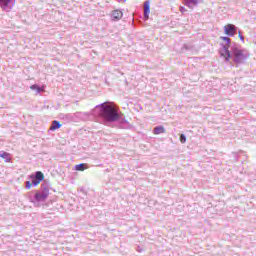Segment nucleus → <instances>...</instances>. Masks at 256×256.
Segmentation results:
<instances>
[{
    "instance_id": "10",
    "label": "nucleus",
    "mask_w": 256,
    "mask_h": 256,
    "mask_svg": "<svg viewBox=\"0 0 256 256\" xmlns=\"http://www.w3.org/2000/svg\"><path fill=\"white\" fill-rule=\"evenodd\" d=\"M165 133V127L164 126H157L153 129V134L154 135H161Z\"/></svg>"
},
{
    "instance_id": "13",
    "label": "nucleus",
    "mask_w": 256,
    "mask_h": 256,
    "mask_svg": "<svg viewBox=\"0 0 256 256\" xmlns=\"http://www.w3.org/2000/svg\"><path fill=\"white\" fill-rule=\"evenodd\" d=\"M198 0H185L186 7H189V9H193V5H197Z\"/></svg>"
},
{
    "instance_id": "7",
    "label": "nucleus",
    "mask_w": 256,
    "mask_h": 256,
    "mask_svg": "<svg viewBox=\"0 0 256 256\" xmlns=\"http://www.w3.org/2000/svg\"><path fill=\"white\" fill-rule=\"evenodd\" d=\"M151 13V4L149 1L144 2V19H149V14Z\"/></svg>"
},
{
    "instance_id": "17",
    "label": "nucleus",
    "mask_w": 256,
    "mask_h": 256,
    "mask_svg": "<svg viewBox=\"0 0 256 256\" xmlns=\"http://www.w3.org/2000/svg\"><path fill=\"white\" fill-rule=\"evenodd\" d=\"M180 141H181V143H185V141H187V138L185 137L184 134L180 135Z\"/></svg>"
},
{
    "instance_id": "11",
    "label": "nucleus",
    "mask_w": 256,
    "mask_h": 256,
    "mask_svg": "<svg viewBox=\"0 0 256 256\" xmlns=\"http://www.w3.org/2000/svg\"><path fill=\"white\" fill-rule=\"evenodd\" d=\"M30 89H32V91H37L38 93L45 92V86L39 87L37 84H33L30 86Z\"/></svg>"
},
{
    "instance_id": "1",
    "label": "nucleus",
    "mask_w": 256,
    "mask_h": 256,
    "mask_svg": "<svg viewBox=\"0 0 256 256\" xmlns=\"http://www.w3.org/2000/svg\"><path fill=\"white\" fill-rule=\"evenodd\" d=\"M100 108V117L104 121H109L110 123H115L119 121L121 116L119 115V108L113 102H105L99 106Z\"/></svg>"
},
{
    "instance_id": "3",
    "label": "nucleus",
    "mask_w": 256,
    "mask_h": 256,
    "mask_svg": "<svg viewBox=\"0 0 256 256\" xmlns=\"http://www.w3.org/2000/svg\"><path fill=\"white\" fill-rule=\"evenodd\" d=\"M232 55L234 57V62L239 65V63H243L249 57V54H247V51L241 50L239 48H233L232 49Z\"/></svg>"
},
{
    "instance_id": "6",
    "label": "nucleus",
    "mask_w": 256,
    "mask_h": 256,
    "mask_svg": "<svg viewBox=\"0 0 256 256\" xmlns=\"http://www.w3.org/2000/svg\"><path fill=\"white\" fill-rule=\"evenodd\" d=\"M47 197H49V190H47V189L43 190L42 192H36V194H35V199L38 202L45 201V199H47Z\"/></svg>"
},
{
    "instance_id": "14",
    "label": "nucleus",
    "mask_w": 256,
    "mask_h": 256,
    "mask_svg": "<svg viewBox=\"0 0 256 256\" xmlns=\"http://www.w3.org/2000/svg\"><path fill=\"white\" fill-rule=\"evenodd\" d=\"M9 3H11V0H0V5L2 9H7V7H9Z\"/></svg>"
},
{
    "instance_id": "5",
    "label": "nucleus",
    "mask_w": 256,
    "mask_h": 256,
    "mask_svg": "<svg viewBox=\"0 0 256 256\" xmlns=\"http://www.w3.org/2000/svg\"><path fill=\"white\" fill-rule=\"evenodd\" d=\"M236 31H237V28L233 24H226L224 26V33H225V35H228L229 37H234Z\"/></svg>"
},
{
    "instance_id": "8",
    "label": "nucleus",
    "mask_w": 256,
    "mask_h": 256,
    "mask_svg": "<svg viewBox=\"0 0 256 256\" xmlns=\"http://www.w3.org/2000/svg\"><path fill=\"white\" fill-rule=\"evenodd\" d=\"M112 19L113 21H119L120 19H123V12L121 10L112 11Z\"/></svg>"
},
{
    "instance_id": "15",
    "label": "nucleus",
    "mask_w": 256,
    "mask_h": 256,
    "mask_svg": "<svg viewBox=\"0 0 256 256\" xmlns=\"http://www.w3.org/2000/svg\"><path fill=\"white\" fill-rule=\"evenodd\" d=\"M0 157L2 159H6V161H11V154L7 153V152H2L0 153Z\"/></svg>"
},
{
    "instance_id": "9",
    "label": "nucleus",
    "mask_w": 256,
    "mask_h": 256,
    "mask_svg": "<svg viewBox=\"0 0 256 256\" xmlns=\"http://www.w3.org/2000/svg\"><path fill=\"white\" fill-rule=\"evenodd\" d=\"M57 129H61V123L57 120H54L50 126V131H57Z\"/></svg>"
},
{
    "instance_id": "16",
    "label": "nucleus",
    "mask_w": 256,
    "mask_h": 256,
    "mask_svg": "<svg viewBox=\"0 0 256 256\" xmlns=\"http://www.w3.org/2000/svg\"><path fill=\"white\" fill-rule=\"evenodd\" d=\"M32 185H33V180L32 181H27L26 182V189H31Z\"/></svg>"
},
{
    "instance_id": "4",
    "label": "nucleus",
    "mask_w": 256,
    "mask_h": 256,
    "mask_svg": "<svg viewBox=\"0 0 256 256\" xmlns=\"http://www.w3.org/2000/svg\"><path fill=\"white\" fill-rule=\"evenodd\" d=\"M30 177L34 187H37L45 179V175L41 171L36 172L35 176L31 175Z\"/></svg>"
},
{
    "instance_id": "12",
    "label": "nucleus",
    "mask_w": 256,
    "mask_h": 256,
    "mask_svg": "<svg viewBox=\"0 0 256 256\" xmlns=\"http://www.w3.org/2000/svg\"><path fill=\"white\" fill-rule=\"evenodd\" d=\"M85 169H89V166L86 163H81L75 166V171H85Z\"/></svg>"
},
{
    "instance_id": "2",
    "label": "nucleus",
    "mask_w": 256,
    "mask_h": 256,
    "mask_svg": "<svg viewBox=\"0 0 256 256\" xmlns=\"http://www.w3.org/2000/svg\"><path fill=\"white\" fill-rule=\"evenodd\" d=\"M222 41H224L223 50L220 52L221 57H224L226 61H229L231 59V52L229 51L231 47V38L222 36L220 37Z\"/></svg>"
},
{
    "instance_id": "18",
    "label": "nucleus",
    "mask_w": 256,
    "mask_h": 256,
    "mask_svg": "<svg viewBox=\"0 0 256 256\" xmlns=\"http://www.w3.org/2000/svg\"><path fill=\"white\" fill-rule=\"evenodd\" d=\"M180 13H187V8H185V7H183V6H181L180 7Z\"/></svg>"
},
{
    "instance_id": "19",
    "label": "nucleus",
    "mask_w": 256,
    "mask_h": 256,
    "mask_svg": "<svg viewBox=\"0 0 256 256\" xmlns=\"http://www.w3.org/2000/svg\"><path fill=\"white\" fill-rule=\"evenodd\" d=\"M239 38L241 39V41H245V38H243V36H241V33H239Z\"/></svg>"
}]
</instances>
